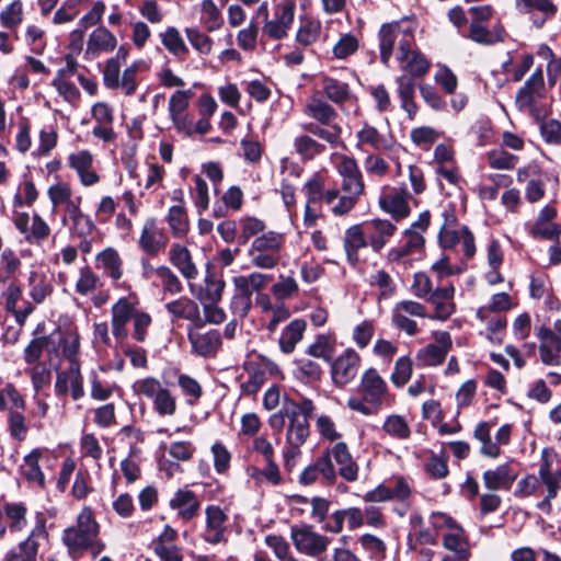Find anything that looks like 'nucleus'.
<instances>
[{"label": "nucleus", "mask_w": 561, "mask_h": 561, "mask_svg": "<svg viewBox=\"0 0 561 561\" xmlns=\"http://www.w3.org/2000/svg\"><path fill=\"white\" fill-rule=\"evenodd\" d=\"M100 530L93 510L84 506L77 515L76 524L64 530L61 540L70 554L90 550L98 556L105 549V543L99 538Z\"/></svg>", "instance_id": "1"}, {"label": "nucleus", "mask_w": 561, "mask_h": 561, "mask_svg": "<svg viewBox=\"0 0 561 561\" xmlns=\"http://www.w3.org/2000/svg\"><path fill=\"white\" fill-rule=\"evenodd\" d=\"M304 112L320 123V125L309 123L304 126L305 130L332 146H336L341 141L342 128L339 124L334 123L337 114L331 105L319 98H312L306 104Z\"/></svg>", "instance_id": "2"}, {"label": "nucleus", "mask_w": 561, "mask_h": 561, "mask_svg": "<svg viewBox=\"0 0 561 561\" xmlns=\"http://www.w3.org/2000/svg\"><path fill=\"white\" fill-rule=\"evenodd\" d=\"M314 410V403L308 398H301L299 401L285 400L283 411L288 419L287 445L302 446L307 442L310 435L309 419Z\"/></svg>", "instance_id": "3"}, {"label": "nucleus", "mask_w": 561, "mask_h": 561, "mask_svg": "<svg viewBox=\"0 0 561 561\" xmlns=\"http://www.w3.org/2000/svg\"><path fill=\"white\" fill-rule=\"evenodd\" d=\"M546 88L542 70L538 68L517 91L515 104L520 112L527 113L537 122L548 114Z\"/></svg>", "instance_id": "4"}, {"label": "nucleus", "mask_w": 561, "mask_h": 561, "mask_svg": "<svg viewBox=\"0 0 561 561\" xmlns=\"http://www.w3.org/2000/svg\"><path fill=\"white\" fill-rule=\"evenodd\" d=\"M285 238L276 231H267L251 242L247 255L251 265L260 270H273L282 260Z\"/></svg>", "instance_id": "5"}, {"label": "nucleus", "mask_w": 561, "mask_h": 561, "mask_svg": "<svg viewBox=\"0 0 561 561\" xmlns=\"http://www.w3.org/2000/svg\"><path fill=\"white\" fill-rule=\"evenodd\" d=\"M415 30L416 23L410 19L383 24L379 31L381 62L385 65L389 62L396 44H398V53L403 51L407 45H413Z\"/></svg>", "instance_id": "6"}, {"label": "nucleus", "mask_w": 561, "mask_h": 561, "mask_svg": "<svg viewBox=\"0 0 561 561\" xmlns=\"http://www.w3.org/2000/svg\"><path fill=\"white\" fill-rule=\"evenodd\" d=\"M410 198L411 194L404 185L400 187L385 185L381 188L378 205L380 209L391 216L393 220L400 221L410 216Z\"/></svg>", "instance_id": "7"}, {"label": "nucleus", "mask_w": 561, "mask_h": 561, "mask_svg": "<svg viewBox=\"0 0 561 561\" xmlns=\"http://www.w3.org/2000/svg\"><path fill=\"white\" fill-rule=\"evenodd\" d=\"M290 539L296 550L308 557H318L327 551L330 538L312 529L310 525L293 526Z\"/></svg>", "instance_id": "8"}, {"label": "nucleus", "mask_w": 561, "mask_h": 561, "mask_svg": "<svg viewBox=\"0 0 561 561\" xmlns=\"http://www.w3.org/2000/svg\"><path fill=\"white\" fill-rule=\"evenodd\" d=\"M138 306L139 298L136 294L122 297L112 306L111 325L116 340L122 341L128 336L127 323L134 320Z\"/></svg>", "instance_id": "9"}, {"label": "nucleus", "mask_w": 561, "mask_h": 561, "mask_svg": "<svg viewBox=\"0 0 561 561\" xmlns=\"http://www.w3.org/2000/svg\"><path fill=\"white\" fill-rule=\"evenodd\" d=\"M295 9L293 0L280 1L275 8L274 16L264 23L263 34L274 41L287 37L295 20Z\"/></svg>", "instance_id": "10"}, {"label": "nucleus", "mask_w": 561, "mask_h": 561, "mask_svg": "<svg viewBox=\"0 0 561 561\" xmlns=\"http://www.w3.org/2000/svg\"><path fill=\"white\" fill-rule=\"evenodd\" d=\"M362 356L354 348L343 351L331 364V377L335 386L343 388L357 376Z\"/></svg>", "instance_id": "11"}, {"label": "nucleus", "mask_w": 561, "mask_h": 561, "mask_svg": "<svg viewBox=\"0 0 561 561\" xmlns=\"http://www.w3.org/2000/svg\"><path fill=\"white\" fill-rule=\"evenodd\" d=\"M7 311L11 312L20 327H23L28 316L34 311L33 304L23 297L21 285L16 280L8 282L1 293Z\"/></svg>", "instance_id": "12"}, {"label": "nucleus", "mask_w": 561, "mask_h": 561, "mask_svg": "<svg viewBox=\"0 0 561 561\" xmlns=\"http://www.w3.org/2000/svg\"><path fill=\"white\" fill-rule=\"evenodd\" d=\"M169 242L165 230L159 226L154 217L145 219L139 236V248L148 255L156 256L163 251Z\"/></svg>", "instance_id": "13"}, {"label": "nucleus", "mask_w": 561, "mask_h": 561, "mask_svg": "<svg viewBox=\"0 0 561 561\" xmlns=\"http://www.w3.org/2000/svg\"><path fill=\"white\" fill-rule=\"evenodd\" d=\"M337 160L335 168L342 180V191L344 193L362 195L365 190V184L356 160L344 154H339Z\"/></svg>", "instance_id": "14"}, {"label": "nucleus", "mask_w": 561, "mask_h": 561, "mask_svg": "<svg viewBox=\"0 0 561 561\" xmlns=\"http://www.w3.org/2000/svg\"><path fill=\"white\" fill-rule=\"evenodd\" d=\"M47 536L45 522L38 520L28 537L7 553L5 561H37L39 543L46 540Z\"/></svg>", "instance_id": "15"}, {"label": "nucleus", "mask_w": 561, "mask_h": 561, "mask_svg": "<svg viewBox=\"0 0 561 561\" xmlns=\"http://www.w3.org/2000/svg\"><path fill=\"white\" fill-rule=\"evenodd\" d=\"M425 238L415 229H405L396 247H392L387 253V260L393 263L404 262L408 257L419 254L423 251Z\"/></svg>", "instance_id": "16"}, {"label": "nucleus", "mask_w": 561, "mask_h": 561, "mask_svg": "<svg viewBox=\"0 0 561 561\" xmlns=\"http://www.w3.org/2000/svg\"><path fill=\"white\" fill-rule=\"evenodd\" d=\"M55 392L57 396H65L70 392L75 401L84 396L83 378L80 371V365L77 360H71L67 369L57 374Z\"/></svg>", "instance_id": "17"}, {"label": "nucleus", "mask_w": 561, "mask_h": 561, "mask_svg": "<svg viewBox=\"0 0 561 561\" xmlns=\"http://www.w3.org/2000/svg\"><path fill=\"white\" fill-rule=\"evenodd\" d=\"M68 165L77 173L79 182L83 186L95 185L101 180L94 169V156L87 149L70 153L68 157Z\"/></svg>", "instance_id": "18"}, {"label": "nucleus", "mask_w": 561, "mask_h": 561, "mask_svg": "<svg viewBox=\"0 0 561 561\" xmlns=\"http://www.w3.org/2000/svg\"><path fill=\"white\" fill-rule=\"evenodd\" d=\"M539 340L540 360L546 366L561 365V337L551 329L541 327L536 333Z\"/></svg>", "instance_id": "19"}, {"label": "nucleus", "mask_w": 561, "mask_h": 561, "mask_svg": "<svg viewBox=\"0 0 561 561\" xmlns=\"http://www.w3.org/2000/svg\"><path fill=\"white\" fill-rule=\"evenodd\" d=\"M434 344H428L416 354V359L424 366H437L442 364L451 348V337L448 332H437Z\"/></svg>", "instance_id": "20"}, {"label": "nucleus", "mask_w": 561, "mask_h": 561, "mask_svg": "<svg viewBox=\"0 0 561 561\" xmlns=\"http://www.w3.org/2000/svg\"><path fill=\"white\" fill-rule=\"evenodd\" d=\"M538 474L546 488L547 494L543 500L537 504V507L542 512L550 513V502L558 495L561 489V468L552 470L549 460L543 456Z\"/></svg>", "instance_id": "21"}, {"label": "nucleus", "mask_w": 561, "mask_h": 561, "mask_svg": "<svg viewBox=\"0 0 561 561\" xmlns=\"http://www.w3.org/2000/svg\"><path fill=\"white\" fill-rule=\"evenodd\" d=\"M360 391L367 401L381 408L388 394V387L375 368H368L362 376Z\"/></svg>", "instance_id": "22"}, {"label": "nucleus", "mask_w": 561, "mask_h": 561, "mask_svg": "<svg viewBox=\"0 0 561 561\" xmlns=\"http://www.w3.org/2000/svg\"><path fill=\"white\" fill-rule=\"evenodd\" d=\"M356 147L363 149L369 147L376 151L390 150L394 144L393 138L378 130L375 126L364 122L355 134Z\"/></svg>", "instance_id": "23"}, {"label": "nucleus", "mask_w": 561, "mask_h": 561, "mask_svg": "<svg viewBox=\"0 0 561 561\" xmlns=\"http://www.w3.org/2000/svg\"><path fill=\"white\" fill-rule=\"evenodd\" d=\"M369 247L379 253L397 232V226L388 219L375 218L365 226Z\"/></svg>", "instance_id": "24"}, {"label": "nucleus", "mask_w": 561, "mask_h": 561, "mask_svg": "<svg viewBox=\"0 0 561 561\" xmlns=\"http://www.w3.org/2000/svg\"><path fill=\"white\" fill-rule=\"evenodd\" d=\"M116 46V36L105 26H98L89 35L85 56L90 59H94L102 54H108L113 51Z\"/></svg>", "instance_id": "25"}, {"label": "nucleus", "mask_w": 561, "mask_h": 561, "mask_svg": "<svg viewBox=\"0 0 561 561\" xmlns=\"http://www.w3.org/2000/svg\"><path fill=\"white\" fill-rule=\"evenodd\" d=\"M332 458L339 465L340 476L348 482L358 478V466L353 460L347 445L344 442H336L332 447L327 448Z\"/></svg>", "instance_id": "26"}, {"label": "nucleus", "mask_w": 561, "mask_h": 561, "mask_svg": "<svg viewBox=\"0 0 561 561\" xmlns=\"http://www.w3.org/2000/svg\"><path fill=\"white\" fill-rule=\"evenodd\" d=\"M188 340L194 353L199 356H211L221 345V337L217 330L207 332H201L198 329L190 330Z\"/></svg>", "instance_id": "27"}, {"label": "nucleus", "mask_w": 561, "mask_h": 561, "mask_svg": "<svg viewBox=\"0 0 561 561\" xmlns=\"http://www.w3.org/2000/svg\"><path fill=\"white\" fill-rule=\"evenodd\" d=\"M170 507L181 519L191 520L198 514L201 502L193 491L179 489L170 500Z\"/></svg>", "instance_id": "28"}, {"label": "nucleus", "mask_w": 561, "mask_h": 561, "mask_svg": "<svg viewBox=\"0 0 561 561\" xmlns=\"http://www.w3.org/2000/svg\"><path fill=\"white\" fill-rule=\"evenodd\" d=\"M517 478V472L508 463H503L494 469L483 472L484 486L489 491L510 490Z\"/></svg>", "instance_id": "29"}, {"label": "nucleus", "mask_w": 561, "mask_h": 561, "mask_svg": "<svg viewBox=\"0 0 561 561\" xmlns=\"http://www.w3.org/2000/svg\"><path fill=\"white\" fill-rule=\"evenodd\" d=\"M412 46L407 45L403 51L398 53L397 59L402 71L413 78L423 77L430 69V62L419 50L412 49Z\"/></svg>", "instance_id": "30"}, {"label": "nucleus", "mask_w": 561, "mask_h": 561, "mask_svg": "<svg viewBox=\"0 0 561 561\" xmlns=\"http://www.w3.org/2000/svg\"><path fill=\"white\" fill-rule=\"evenodd\" d=\"M454 296L455 287L453 285L432 290L426 301L435 307V319L446 320L455 312Z\"/></svg>", "instance_id": "31"}, {"label": "nucleus", "mask_w": 561, "mask_h": 561, "mask_svg": "<svg viewBox=\"0 0 561 561\" xmlns=\"http://www.w3.org/2000/svg\"><path fill=\"white\" fill-rule=\"evenodd\" d=\"M43 457V451L38 448L33 449L30 454L24 456L23 462L20 466L21 476L32 485L38 486L44 490L46 486L45 474L39 467V460Z\"/></svg>", "instance_id": "32"}, {"label": "nucleus", "mask_w": 561, "mask_h": 561, "mask_svg": "<svg viewBox=\"0 0 561 561\" xmlns=\"http://www.w3.org/2000/svg\"><path fill=\"white\" fill-rule=\"evenodd\" d=\"M343 242L348 263L356 265L358 262V250L369 245L365 227L354 225L347 228Z\"/></svg>", "instance_id": "33"}, {"label": "nucleus", "mask_w": 561, "mask_h": 561, "mask_svg": "<svg viewBox=\"0 0 561 561\" xmlns=\"http://www.w3.org/2000/svg\"><path fill=\"white\" fill-rule=\"evenodd\" d=\"M169 261L186 279H194L198 274L190 250L180 243L171 245L169 250Z\"/></svg>", "instance_id": "34"}, {"label": "nucleus", "mask_w": 561, "mask_h": 561, "mask_svg": "<svg viewBox=\"0 0 561 561\" xmlns=\"http://www.w3.org/2000/svg\"><path fill=\"white\" fill-rule=\"evenodd\" d=\"M51 280L42 272L31 271L27 276V293L32 304L41 305L53 294Z\"/></svg>", "instance_id": "35"}, {"label": "nucleus", "mask_w": 561, "mask_h": 561, "mask_svg": "<svg viewBox=\"0 0 561 561\" xmlns=\"http://www.w3.org/2000/svg\"><path fill=\"white\" fill-rule=\"evenodd\" d=\"M165 309L173 322L180 319L191 322L201 320L198 305L186 296L165 304Z\"/></svg>", "instance_id": "36"}, {"label": "nucleus", "mask_w": 561, "mask_h": 561, "mask_svg": "<svg viewBox=\"0 0 561 561\" xmlns=\"http://www.w3.org/2000/svg\"><path fill=\"white\" fill-rule=\"evenodd\" d=\"M443 547L455 553L457 560L467 561L470 557V546L463 528L458 525L443 537Z\"/></svg>", "instance_id": "37"}, {"label": "nucleus", "mask_w": 561, "mask_h": 561, "mask_svg": "<svg viewBox=\"0 0 561 561\" xmlns=\"http://www.w3.org/2000/svg\"><path fill=\"white\" fill-rule=\"evenodd\" d=\"M226 515L218 506L210 505L206 507V529L204 539L209 543H217L224 536V524Z\"/></svg>", "instance_id": "38"}, {"label": "nucleus", "mask_w": 561, "mask_h": 561, "mask_svg": "<svg viewBox=\"0 0 561 561\" xmlns=\"http://www.w3.org/2000/svg\"><path fill=\"white\" fill-rule=\"evenodd\" d=\"M516 9L522 13H530L538 10L543 14L541 18L531 16L534 25L542 27L547 20L557 13V7L550 0H515Z\"/></svg>", "instance_id": "39"}, {"label": "nucleus", "mask_w": 561, "mask_h": 561, "mask_svg": "<svg viewBox=\"0 0 561 561\" xmlns=\"http://www.w3.org/2000/svg\"><path fill=\"white\" fill-rule=\"evenodd\" d=\"M396 83L397 93L401 100V107L408 113L409 118L413 119L417 111V106L414 102V78L409 77L408 75H401L396 78Z\"/></svg>", "instance_id": "40"}, {"label": "nucleus", "mask_w": 561, "mask_h": 561, "mask_svg": "<svg viewBox=\"0 0 561 561\" xmlns=\"http://www.w3.org/2000/svg\"><path fill=\"white\" fill-rule=\"evenodd\" d=\"M321 28V22L318 19L311 15L300 16L296 42L304 47L314 44L320 37Z\"/></svg>", "instance_id": "41"}, {"label": "nucleus", "mask_w": 561, "mask_h": 561, "mask_svg": "<svg viewBox=\"0 0 561 561\" xmlns=\"http://www.w3.org/2000/svg\"><path fill=\"white\" fill-rule=\"evenodd\" d=\"M133 391L140 398H146L152 402V405L169 391L162 382L154 377H145L137 379L133 383Z\"/></svg>", "instance_id": "42"}, {"label": "nucleus", "mask_w": 561, "mask_h": 561, "mask_svg": "<svg viewBox=\"0 0 561 561\" xmlns=\"http://www.w3.org/2000/svg\"><path fill=\"white\" fill-rule=\"evenodd\" d=\"M307 323L302 319L293 320L282 332L278 344L285 354L294 352L297 343L301 341Z\"/></svg>", "instance_id": "43"}, {"label": "nucleus", "mask_w": 561, "mask_h": 561, "mask_svg": "<svg viewBox=\"0 0 561 561\" xmlns=\"http://www.w3.org/2000/svg\"><path fill=\"white\" fill-rule=\"evenodd\" d=\"M148 69L146 61L138 59L126 67L118 79L116 89H119L125 95H134L138 88L137 75Z\"/></svg>", "instance_id": "44"}, {"label": "nucleus", "mask_w": 561, "mask_h": 561, "mask_svg": "<svg viewBox=\"0 0 561 561\" xmlns=\"http://www.w3.org/2000/svg\"><path fill=\"white\" fill-rule=\"evenodd\" d=\"M165 221L174 238H184L190 231V219L183 205L171 206Z\"/></svg>", "instance_id": "45"}, {"label": "nucleus", "mask_w": 561, "mask_h": 561, "mask_svg": "<svg viewBox=\"0 0 561 561\" xmlns=\"http://www.w3.org/2000/svg\"><path fill=\"white\" fill-rule=\"evenodd\" d=\"M445 221L438 234L439 244L444 249H453L462 238V227L456 228V216L453 213H444Z\"/></svg>", "instance_id": "46"}, {"label": "nucleus", "mask_w": 561, "mask_h": 561, "mask_svg": "<svg viewBox=\"0 0 561 561\" xmlns=\"http://www.w3.org/2000/svg\"><path fill=\"white\" fill-rule=\"evenodd\" d=\"M96 266L114 280L119 279L123 275L121 256L113 248H106L96 255Z\"/></svg>", "instance_id": "47"}, {"label": "nucleus", "mask_w": 561, "mask_h": 561, "mask_svg": "<svg viewBox=\"0 0 561 561\" xmlns=\"http://www.w3.org/2000/svg\"><path fill=\"white\" fill-rule=\"evenodd\" d=\"M232 283L238 291L234 296V308H238V312L241 317L248 314L251 308V287L248 275H240L232 278Z\"/></svg>", "instance_id": "48"}, {"label": "nucleus", "mask_w": 561, "mask_h": 561, "mask_svg": "<svg viewBox=\"0 0 561 561\" xmlns=\"http://www.w3.org/2000/svg\"><path fill=\"white\" fill-rule=\"evenodd\" d=\"M322 89L325 96L335 104H341L353 98L348 84L334 78L324 77L322 79Z\"/></svg>", "instance_id": "49"}, {"label": "nucleus", "mask_w": 561, "mask_h": 561, "mask_svg": "<svg viewBox=\"0 0 561 561\" xmlns=\"http://www.w3.org/2000/svg\"><path fill=\"white\" fill-rule=\"evenodd\" d=\"M27 508L23 503H7L3 506L5 520L11 533H18L26 526Z\"/></svg>", "instance_id": "50"}, {"label": "nucleus", "mask_w": 561, "mask_h": 561, "mask_svg": "<svg viewBox=\"0 0 561 561\" xmlns=\"http://www.w3.org/2000/svg\"><path fill=\"white\" fill-rule=\"evenodd\" d=\"M295 151L304 160H312L325 151V146L309 135H300L294 139Z\"/></svg>", "instance_id": "51"}, {"label": "nucleus", "mask_w": 561, "mask_h": 561, "mask_svg": "<svg viewBox=\"0 0 561 561\" xmlns=\"http://www.w3.org/2000/svg\"><path fill=\"white\" fill-rule=\"evenodd\" d=\"M512 298L506 293H499L492 296L490 302L486 306H482L477 311V317L481 321H485L489 318L490 312H502L512 309Z\"/></svg>", "instance_id": "52"}, {"label": "nucleus", "mask_w": 561, "mask_h": 561, "mask_svg": "<svg viewBox=\"0 0 561 561\" xmlns=\"http://www.w3.org/2000/svg\"><path fill=\"white\" fill-rule=\"evenodd\" d=\"M382 430L389 436L400 440L408 439L411 435V430L407 420L398 414L387 416L383 422Z\"/></svg>", "instance_id": "53"}, {"label": "nucleus", "mask_w": 561, "mask_h": 561, "mask_svg": "<svg viewBox=\"0 0 561 561\" xmlns=\"http://www.w3.org/2000/svg\"><path fill=\"white\" fill-rule=\"evenodd\" d=\"M201 22L207 31L214 32L221 27L222 16L220 10L213 0H203L201 4Z\"/></svg>", "instance_id": "54"}, {"label": "nucleus", "mask_w": 561, "mask_h": 561, "mask_svg": "<svg viewBox=\"0 0 561 561\" xmlns=\"http://www.w3.org/2000/svg\"><path fill=\"white\" fill-rule=\"evenodd\" d=\"M21 267V260L12 249H4L0 255V283L5 284Z\"/></svg>", "instance_id": "55"}, {"label": "nucleus", "mask_w": 561, "mask_h": 561, "mask_svg": "<svg viewBox=\"0 0 561 561\" xmlns=\"http://www.w3.org/2000/svg\"><path fill=\"white\" fill-rule=\"evenodd\" d=\"M265 545L272 549L278 561H294L297 559L291 552L287 540L279 535H267L264 538Z\"/></svg>", "instance_id": "56"}, {"label": "nucleus", "mask_w": 561, "mask_h": 561, "mask_svg": "<svg viewBox=\"0 0 561 561\" xmlns=\"http://www.w3.org/2000/svg\"><path fill=\"white\" fill-rule=\"evenodd\" d=\"M100 284V277L89 266H84L79 270L76 291L82 296H87L93 293Z\"/></svg>", "instance_id": "57"}, {"label": "nucleus", "mask_w": 561, "mask_h": 561, "mask_svg": "<svg viewBox=\"0 0 561 561\" xmlns=\"http://www.w3.org/2000/svg\"><path fill=\"white\" fill-rule=\"evenodd\" d=\"M334 353V340L329 335H319L312 344L308 347V354L316 357L322 358L327 362L332 359Z\"/></svg>", "instance_id": "58"}, {"label": "nucleus", "mask_w": 561, "mask_h": 561, "mask_svg": "<svg viewBox=\"0 0 561 561\" xmlns=\"http://www.w3.org/2000/svg\"><path fill=\"white\" fill-rule=\"evenodd\" d=\"M241 232L239 242L245 244L251 238L260 237L261 232L265 233V224L263 220L255 217H244L240 219Z\"/></svg>", "instance_id": "59"}, {"label": "nucleus", "mask_w": 561, "mask_h": 561, "mask_svg": "<svg viewBox=\"0 0 561 561\" xmlns=\"http://www.w3.org/2000/svg\"><path fill=\"white\" fill-rule=\"evenodd\" d=\"M298 284L291 276L280 275L278 280L272 286L271 291L278 300H286L298 293Z\"/></svg>", "instance_id": "60"}, {"label": "nucleus", "mask_w": 561, "mask_h": 561, "mask_svg": "<svg viewBox=\"0 0 561 561\" xmlns=\"http://www.w3.org/2000/svg\"><path fill=\"white\" fill-rule=\"evenodd\" d=\"M316 428L322 439L329 442H339L342 434L337 431L333 419L327 414H321L316 420Z\"/></svg>", "instance_id": "61"}, {"label": "nucleus", "mask_w": 561, "mask_h": 561, "mask_svg": "<svg viewBox=\"0 0 561 561\" xmlns=\"http://www.w3.org/2000/svg\"><path fill=\"white\" fill-rule=\"evenodd\" d=\"M162 43L175 56H182L187 53V47L175 27H169L162 34Z\"/></svg>", "instance_id": "62"}, {"label": "nucleus", "mask_w": 561, "mask_h": 561, "mask_svg": "<svg viewBox=\"0 0 561 561\" xmlns=\"http://www.w3.org/2000/svg\"><path fill=\"white\" fill-rule=\"evenodd\" d=\"M157 277L160 279L164 291L172 295H176L182 291L183 286L179 277L168 266L161 265L157 267Z\"/></svg>", "instance_id": "63"}, {"label": "nucleus", "mask_w": 561, "mask_h": 561, "mask_svg": "<svg viewBox=\"0 0 561 561\" xmlns=\"http://www.w3.org/2000/svg\"><path fill=\"white\" fill-rule=\"evenodd\" d=\"M410 138L416 146L427 149L439 138V133L433 127L422 126L413 128Z\"/></svg>", "instance_id": "64"}]
</instances>
